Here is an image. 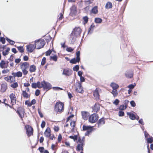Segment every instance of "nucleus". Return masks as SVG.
Here are the masks:
<instances>
[{"mask_svg":"<svg viewBox=\"0 0 153 153\" xmlns=\"http://www.w3.org/2000/svg\"><path fill=\"white\" fill-rule=\"evenodd\" d=\"M29 67V64L27 62L21 63L20 64V67L23 74L26 75L28 73V70Z\"/></svg>","mask_w":153,"mask_h":153,"instance_id":"obj_1","label":"nucleus"},{"mask_svg":"<svg viewBox=\"0 0 153 153\" xmlns=\"http://www.w3.org/2000/svg\"><path fill=\"white\" fill-rule=\"evenodd\" d=\"M64 109V104L61 102H57L55 105V110L57 112H62Z\"/></svg>","mask_w":153,"mask_h":153,"instance_id":"obj_2","label":"nucleus"},{"mask_svg":"<svg viewBox=\"0 0 153 153\" xmlns=\"http://www.w3.org/2000/svg\"><path fill=\"white\" fill-rule=\"evenodd\" d=\"M75 91L77 92L82 93L83 92V87L82 86V83L79 82H76L74 85Z\"/></svg>","mask_w":153,"mask_h":153,"instance_id":"obj_3","label":"nucleus"},{"mask_svg":"<svg viewBox=\"0 0 153 153\" xmlns=\"http://www.w3.org/2000/svg\"><path fill=\"white\" fill-rule=\"evenodd\" d=\"M35 42V45L36 47H37V49H40L42 48L45 44L44 40L43 39H40L36 40Z\"/></svg>","mask_w":153,"mask_h":153,"instance_id":"obj_4","label":"nucleus"},{"mask_svg":"<svg viewBox=\"0 0 153 153\" xmlns=\"http://www.w3.org/2000/svg\"><path fill=\"white\" fill-rule=\"evenodd\" d=\"M99 118L97 114H94L91 115L88 118L89 122L91 123H94L98 120Z\"/></svg>","mask_w":153,"mask_h":153,"instance_id":"obj_5","label":"nucleus"},{"mask_svg":"<svg viewBox=\"0 0 153 153\" xmlns=\"http://www.w3.org/2000/svg\"><path fill=\"white\" fill-rule=\"evenodd\" d=\"M80 52L79 51L77 52L76 53V58H74L71 59L70 60V63L73 64H76L77 62H79L80 61Z\"/></svg>","mask_w":153,"mask_h":153,"instance_id":"obj_6","label":"nucleus"},{"mask_svg":"<svg viewBox=\"0 0 153 153\" xmlns=\"http://www.w3.org/2000/svg\"><path fill=\"white\" fill-rule=\"evenodd\" d=\"M25 128L27 131V133L28 136H31L33 133L32 128L28 125L25 126Z\"/></svg>","mask_w":153,"mask_h":153,"instance_id":"obj_7","label":"nucleus"},{"mask_svg":"<svg viewBox=\"0 0 153 153\" xmlns=\"http://www.w3.org/2000/svg\"><path fill=\"white\" fill-rule=\"evenodd\" d=\"M81 32V30L79 27H76L75 28L74 31L72 32V33L76 36H78L80 35V34Z\"/></svg>","mask_w":153,"mask_h":153,"instance_id":"obj_8","label":"nucleus"},{"mask_svg":"<svg viewBox=\"0 0 153 153\" xmlns=\"http://www.w3.org/2000/svg\"><path fill=\"white\" fill-rule=\"evenodd\" d=\"M36 46L35 45L33 44H30L27 46V50L29 52H32L33 50L36 48Z\"/></svg>","mask_w":153,"mask_h":153,"instance_id":"obj_9","label":"nucleus"},{"mask_svg":"<svg viewBox=\"0 0 153 153\" xmlns=\"http://www.w3.org/2000/svg\"><path fill=\"white\" fill-rule=\"evenodd\" d=\"M71 12L70 15L71 16H73L75 15L77 12L76 7L75 5H73L70 8Z\"/></svg>","mask_w":153,"mask_h":153,"instance_id":"obj_10","label":"nucleus"},{"mask_svg":"<svg viewBox=\"0 0 153 153\" xmlns=\"http://www.w3.org/2000/svg\"><path fill=\"white\" fill-rule=\"evenodd\" d=\"M72 71L68 69H65L63 70L62 74L67 76H69L72 74Z\"/></svg>","mask_w":153,"mask_h":153,"instance_id":"obj_11","label":"nucleus"},{"mask_svg":"<svg viewBox=\"0 0 153 153\" xmlns=\"http://www.w3.org/2000/svg\"><path fill=\"white\" fill-rule=\"evenodd\" d=\"M76 37L77 36H76L73 33H72L69 38V42L71 43H73L75 41Z\"/></svg>","mask_w":153,"mask_h":153,"instance_id":"obj_12","label":"nucleus"},{"mask_svg":"<svg viewBox=\"0 0 153 153\" xmlns=\"http://www.w3.org/2000/svg\"><path fill=\"white\" fill-rule=\"evenodd\" d=\"M11 102L13 103H15L16 102V98L15 95L13 93L11 94L9 96Z\"/></svg>","mask_w":153,"mask_h":153,"instance_id":"obj_13","label":"nucleus"},{"mask_svg":"<svg viewBox=\"0 0 153 153\" xmlns=\"http://www.w3.org/2000/svg\"><path fill=\"white\" fill-rule=\"evenodd\" d=\"M17 113L21 118H22L23 117L25 113L24 110L23 108H21L19 109L17 111Z\"/></svg>","mask_w":153,"mask_h":153,"instance_id":"obj_14","label":"nucleus"},{"mask_svg":"<svg viewBox=\"0 0 153 153\" xmlns=\"http://www.w3.org/2000/svg\"><path fill=\"white\" fill-rule=\"evenodd\" d=\"M127 114L129 116V118L132 120H134L135 118H136L137 120H138L139 118L138 116H137V117H136L135 115L133 113H130V112H127Z\"/></svg>","mask_w":153,"mask_h":153,"instance_id":"obj_15","label":"nucleus"},{"mask_svg":"<svg viewBox=\"0 0 153 153\" xmlns=\"http://www.w3.org/2000/svg\"><path fill=\"white\" fill-rule=\"evenodd\" d=\"M51 129L49 128H47L44 132L45 135L47 137H49L51 135Z\"/></svg>","mask_w":153,"mask_h":153,"instance_id":"obj_16","label":"nucleus"},{"mask_svg":"<svg viewBox=\"0 0 153 153\" xmlns=\"http://www.w3.org/2000/svg\"><path fill=\"white\" fill-rule=\"evenodd\" d=\"M43 87L44 88L49 89L51 87V85L49 83L45 82V81L42 82Z\"/></svg>","mask_w":153,"mask_h":153,"instance_id":"obj_17","label":"nucleus"},{"mask_svg":"<svg viewBox=\"0 0 153 153\" xmlns=\"http://www.w3.org/2000/svg\"><path fill=\"white\" fill-rule=\"evenodd\" d=\"M93 95L96 100H98L99 99V95L97 89H95L94 91Z\"/></svg>","mask_w":153,"mask_h":153,"instance_id":"obj_18","label":"nucleus"},{"mask_svg":"<svg viewBox=\"0 0 153 153\" xmlns=\"http://www.w3.org/2000/svg\"><path fill=\"white\" fill-rule=\"evenodd\" d=\"M82 118L84 120H87L89 115L88 113L86 111H82L81 112Z\"/></svg>","mask_w":153,"mask_h":153,"instance_id":"obj_19","label":"nucleus"},{"mask_svg":"<svg viewBox=\"0 0 153 153\" xmlns=\"http://www.w3.org/2000/svg\"><path fill=\"white\" fill-rule=\"evenodd\" d=\"M100 105L98 103H96L93 108V110L94 112H97L100 109Z\"/></svg>","mask_w":153,"mask_h":153,"instance_id":"obj_20","label":"nucleus"},{"mask_svg":"<svg viewBox=\"0 0 153 153\" xmlns=\"http://www.w3.org/2000/svg\"><path fill=\"white\" fill-rule=\"evenodd\" d=\"M83 144L81 143L78 144L76 148V150L78 151H82L83 150Z\"/></svg>","mask_w":153,"mask_h":153,"instance_id":"obj_21","label":"nucleus"},{"mask_svg":"<svg viewBox=\"0 0 153 153\" xmlns=\"http://www.w3.org/2000/svg\"><path fill=\"white\" fill-rule=\"evenodd\" d=\"M126 76L128 78H131L133 76V74L132 71H128L125 74Z\"/></svg>","mask_w":153,"mask_h":153,"instance_id":"obj_22","label":"nucleus"},{"mask_svg":"<svg viewBox=\"0 0 153 153\" xmlns=\"http://www.w3.org/2000/svg\"><path fill=\"white\" fill-rule=\"evenodd\" d=\"M22 94L23 97L26 99L29 98L30 96V94L27 93L26 91H23Z\"/></svg>","mask_w":153,"mask_h":153,"instance_id":"obj_23","label":"nucleus"},{"mask_svg":"<svg viewBox=\"0 0 153 153\" xmlns=\"http://www.w3.org/2000/svg\"><path fill=\"white\" fill-rule=\"evenodd\" d=\"M7 89V84L6 83H3L1 85V90L3 92H5Z\"/></svg>","mask_w":153,"mask_h":153,"instance_id":"obj_24","label":"nucleus"},{"mask_svg":"<svg viewBox=\"0 0 153 153\" xmlns=\"http://www.w3.org/2000/svg\"><path fill=\"white\" fill-rule=\"evenodd\" d=\"M29 71L31 72H33L35 71L36 70V66L34 65H32L29 66Z\"/></svg>","mask_w":153,"mask_h":153,"instance_id":"obj_25","label":"nucleus"},{"mask_svg":"<svg viewBox=\"0 0 153 153\" xmlns=\"http://www.w3.org/2000/svg\"><path fill=\"white\" fill-rule=\"evenodd\" d=\"M110 86L112 88L113 90L117 89L119 87L118 85L114 82L111 83Z\"/></svg>","mask_w":153,"mask_h":153,"instance_id":"obj_26","label":"nucleus"},{"mask_svg":"<svg viewBox=\"0 0 153 153\" xmlns=\"http://www.w3.org/2000/svg\"><path fill=\"white\" fill-rule=\"evenodd\" d=\"M12 75L14 77H21L22 76V74L21 71H18L16 73H13Z\"/></svg>","mask_w":153,"mask_h":153,"instance_id":"obj_27","label":"nucleus"},{"mask_svg":"<svg viewBox=\"0 0 153 153\" xmlns=\"http://www.w3.org/2000/svg\"><path fill=\"white\" fill-rule=\"evenodd\" d=\"M98 127H100L101 125H103L105 124L104 119L103 118H101L98 121Z\"/></svg>","mask_w":153,"mask_h":153,"instance_id":"obj_28","label":"nucleus"},{"mask_svg":"<svg viewBox=\"0 0 153 153\" xmlns=\"http://www.w3.org/2000/svg\"><path fill=\"white\" fill-rule=\"evenodd\" d=\"M0 67L2 68H7V66H6L5 62L4 60H2L0 63Z\"/></svg>","mask_w":153,"mask_h":153,"instance_id":"obj_29","label":"nucleus"},{"mask_svg":"<svg viewBox=\"0 0 153 153\" xmlns=\"http://www.w3.org/2000/svg\"><path fill=\"white\" fill-rule=\"evenodd\" d=\"M112 7V4L111 2H108L106 4L105 7L106 9H108L111 8Z\"/></svg>","mask_w":153,"mask_h":153,"instance_id":"obj_30","label":"nucleus"},{"mask_svg":"<svg viewBox=\"0 0 153 153\" xmlns=\"http://www.w3.org/2000/svg\"><path fill=\"white\" fill-rule=\"evenodd\" d=\"M97 7L95 6L91 10V12L94 14H97L98 13Z\"/></svg>","mask_w":153,"mask_h":153,"instance_id":"obj_31","label":"nucleus"},{"mask_svg":"<svg viewBox=\"0 0 153 153\" xmlns=\"http://www.w3.org/2000/svg\"><path fill=\"white\" fill-rule=\"evenodd\" d=\"M93 128V126H91L90 128L87 130V131L85 134V135H88L92 131Z\"/></svg>","mask_w":153,"mask_h":153,"instance_id":"obj_32","label":"nucleus"},{"mask_svg":"<svg viewBox=\"0 0 153 153\" xmlns=\"http://www.w3.org/2000/svg\"><path fill=\"white\" fill-rule=\"evenodd\" d=\"M94 27L95 25L93 24L91 25L90 27L88 29V34H91L92 33L93 30H91V28H93Z\"/></svg>","mask_w":153,"mask_h":153,"instance_id":"obj_33","label":"nucleus"},{"mask_svg":"<svg viewBox=\"0 0 153 153\" xmlns=\"http://www.w3.org/2000/svg\"><path fill=\"white\" fill-rule=\"evenodd\" d=\"M57 57L56 55H54L53 56H50V59L56 62L57 60Z\"/></svg>","mask_w":153,"mask_h":153,"instance_id":"obj_34","label":"nucleus"},{"mask_svg":"<svg viewBox=\"0 0 153 153\" xmlns=\"http://www.w3.org/2000/svg\"><path fill=\"white\" fill-rule=\"evenodd\" d=\"M111 93L113 94L114 97H115L117 96L118 94V93L117 92V89L113 90Z\"/></svg>","mask_w":153,"mask_h":153,"instance_id":"obj_35","label":"nucleus"},{"mask_svg":"<svg viewBox=\"0 0 153 153\" xmlns=\"http://www.w3.org/2000/svg\"><path fill=\"white\" fill-rule=\"evenodd\" d=\"M102 21V19L99 18H96L95 19V22L97 23H100Z\"/></svg>","mask_w":153,"mask_h":153,"instance_id":"obj_36","label":"nucleus"},{"mask_svg":"<svg viewBox=\"0 0 153 153\" xmlns=\"http://www.w3.org/2000/svg\"><path fill=\"white\" fill-rule=\"evenodd\" d=\"M10 50V48H7L6 50L4 51L3 53V54L4 56H6L8 54Z\"/></svg>","mask_w":153,"mask_h":153,"instance_id":"obj_37","label":"nucleus"},{"mask_svg":"<svg viewBox=\"0 0 153 153\" xmlns=\"http://www.w3.org/2000/svg\"><path fill=\"white\" fill-rule=\"evenodd\" d=\"M83 23L84 25H85L88 22V18L87 16H85L83 17Z\"/></svg>","mask_w":153,"mask_h":153,"instance_id":"obj_38","label":"nucleus"},{"mask_svg":"<svg viewBox=\"0 0 153 153\" xmlns=\"http://www.w3.org/2000/svg\"><path fill=\"white\" fill-rule=\"evenodd\" d=\"M69 138L73 139L74 141H75L77 140V136L76 135L74 136H71L69 137Z\"/></svg>","mask_w":153,"mask_h":153,"instance_id":"obj_39","label":"nucleus"},{"mask_svg":"<svg viewBox=\"0 0 153 153\" xmlns=\"http://www.w3.org/2000/svg\"><path fill=\"white\" fill-rule=\"evenodd\" d=\"M91 126H86L85 125H83V130H88L89 128H90L91 127Z\"/></svg>","mask_w":153,"mask_h":153,"instance_id":"obj_40","label":"nucleus"},{"mask_svg":"<svg viewBox=\"0 0 153 153\" xmlns=\"http://www.w3.org/2000/svg\"><path fill=\"white\" fill-rule=\"evenodd\" d=\"M85 140V137H82V139L79 137L78 140V141L80 143H82L83 144V143Z\"/></svg>","mask_w":153,"mask_h":153,"instance_id":"obj_41","label":"nucleus"},{"mask_svg":"<svg viewBox=\"0 0 153 153\" xmlns=\"http://www.w3.org/2000/svg\"><path fill=\"white\" fill-rule=\"evenodd\" d=\"M10 86L13 88H17L18 86V84L17 82L13 83Z\"/></svg>","mask_w":153,"mask_h":153,"instance_id":"obj_42","label":"nucleus"},{"mask_svg":"<svg viewBox=\"0 0 153 153\" xmlns=\"http://www.w3.org/2000/svg\"><path fill=\"white\" fill-rule=\"evenodd\" d=\"M37 87L39 88H41L43 87L42 82L41 83L40 82H38L37 83Z\"/></svg>","mask_w":153,"mask_h":153,"instance_id":"obj_43","label":"nucleus"},{"mask_svg":"<svg viewBox=\"0 0 153 153\" xmlns=\"http://www.w3.org/2000/svg\"><path fill=\"white\" fill-rule=\"evenodd\" d=\"M127 106L126 105H122L119 107V109L120 110H124L126 109Z\"/></svg>","mask_w":153,"mask_h":153,"instance_id":"obj_44","label":"nucleus"},{"mask_svg":"<svg viewBox=\"0 0 153 153\" xmlns=\"http://www.w3.org/2000/svg\"><path fill=\"white\" fill-rule=\"evenodd\" d=\"M6 39L11 45H14L15 43V42L14 41L11 40L7 38H6Z\"/></svg>","mask_w":153,"mask_h":153,"instance_id":"obj_45","label":"nucleus"},{"mask_svg":"<svg viewBox=\"0 0 153 153\" xmlns=\"http://www.w3.org/2000/svg\"><path fill=\"white\" fill-rule=\"evenodd\" d=\"M52 88L55 91H59L63 90V89L62 88H60L58 87H53Z\"/></svg>","mask_w":153,"mask_h":153,"instance_id":"obj_46","label":"nucleus"},{"mask_svg":"<svg viewBox=\"0 0 153 153\" xmlns=\"http://www.w3.org/2000/svg\"><path fill=\"white\" fill-rule=\"evenodd\" d=\"M70 125L71 127H72V130L74 129V127L75 125V123L74 121H72L70 123Z\"/></svg>","mask_w":153,"mask_h":153,"instance_id":"obj_47","label":"nucleus"},{"mask_svg":"<svg viewBox=\"0 0 153 153\" xmlns=\"http://www.w3.org/2000/svg\"><path fill=\"white\" fill-rule=\"evenodd\" d=\"M79 69V65H76L73 68V70L75 71H77Z\"/></svg>","mask_w":153,"mask_h":153,"instance_id":"obj_48","label":"nucleus"},{"mask_svg":"<svg viewBox=\"0 0 153 153\" xmlns=\"http://www.w3.org/2000/svg\"><path fill=\"white\" fill-rule=\"evenodd\" d=\"M17 48L19 50V51L20 52H24V49L23 47L22 46H19Z\"/></svg>","mask_w":153,"mask_h":153,"instance_id":"obj_49","label":"nucleus"},{"mask_svg":"<svg viewBox=\"0 0 153 153\" xmlns=\"http://www.w3.org/2000/svg\"><path fill=\"white\" fill-rule=\"evenodd\" d=\"M147 142L149 143H151L153 142L152 137H151L147 139Z\"/></svg>","mask_w":153,"mask_h":153,"instance_id":"obj_50","label":"nucleus"},{"mask_svg":"<svg viewBox=\"0 0 153 153\" xmlns=\"http://www.w3.org/2000/svg\"><path fill=\"white\" fill-rule=\"evenodd\" d=\"M74 48H72L71 47H68L66 48V51L68 52H71L74 50Z\"/></svg>","mask_w":153,"mask_h":153,"instance_id":"obj_51","label":"nucleus"},{"mask_svg":"<svg viewBox=\"0 0 153 153\" xmlns=\"http://www.w3.org/2000/svg\"><path fill=\"white\" fill-rule=\"evenodd\" d=\"M46 59L45 57H43L42 60L41 64L42 65H44L46 62Z\"/></svg>","mask_w":153,"mask_h":153,"instance_id":"obj_52","label":"nucleus"},{"mask_svg":"<svg viewBox=\"0 0 153 153\" xmlns=\"http://www.w3.org/2000/svg\"><path fill=\"white\" fill-rule=\"evenodd\" d=\"M25 104L26 105H27L28 106H31L32 105L31 103L28 100H27L25 102Z\"/></svg>","mask_w":153,"mask_h":153,"instance_id":"obj_53","label":"nucleus"},{"mask_svg":"<svg viewBox=\"0 0 153 153\" xmlns=\"http://www.w3.org/2000/svg\"><path fill=\"white\" fill-rule=\"evenodd\" d=\"M13 78V77L12 76H10L8 77H5V79L9 82H10L11 79Z\"/></svg>","mask_w":153,"mask_h":153,"instance_id":"obj_54","label":"nucleus"},{"mask_svg":"<svg viewBox=\"0 0 153 153\" xmlns=\"http://www.w3.org/2000/svg\"><path fill=\"white\" fill-rule=\"evenodd\" d=\"M0 41L3 44H4L5 42V39L3 37H1L0 38Z\"/></svg>","mask_w":153,"mask_h":153,"instance_id":"obj_55","label":"nucleus"},{"mask_svg":"<svg viewBox=\"0 0 153 153\" xmlns=\"http://www.w3.org/2000/svg\"><path fill=\"white\" fill-rule=\"evenodd\" d=\"M130 103L131 106L134 107L136 106V103L134 101H131L130 102Z\"/></svg>","mask_w":153,"mask_h":153,"instance_id":"obj_56","label":"nucleus"},{"mask_svg":"<svg viewBox=\"0 0 153 153\" xmlns=\"http://www.w3.org/2000/svg\"><path fill=\"white\" fill-rule=\"evenodd\" d=\"M124 115V112L122 111H120L119 112V116L120 117L123 116Z\"/></svg>","mask_w":153,"mask_h":153,"instance_id":"obj_57","label":"nucleus"},{"mask_svg":"<svg viewBox=\"0 0 153 153\" xmlns=\"http://www.w3.org/2000/svg\"><path fill=\"white\" fill-rule=\"evenodd\" d=\"M135 85H132V84H131L129 85L128 86V88H129L130 89H132L135 87Z\"/></svg>","mask_w":153,"mask_h":153,"instance_id":"obj_58","label":"nucleus"},{"mask_svg":"<svg viewBox=\"0 0 153 153\" xmlns=\"http://www.w3.org/2000/svg\"><path fill=\"white\" fill-rule=\"evenodd\" d=\"M119 102V100L117 99H116L113 102V103L114 104L116 105H117L118 104V103Z\"/></svg>","mask_w":153,"mask_h":153,"instance_id":"obj_59","label":"nucleus"},{"mask_svg":"<svg viewBox=\"0 0 153 153\" xmlns=\"http://www.w3.org/2000/svg\"><path fill=\"white\" fill-rule=\"evenodd\" d=\"M63 15L62 13H60L59 14V15L58 16V19L59 20H60L62 19L63 18Z\"/></svg>","mask_w":153,"mask_h":153,"instance_id":"obj_60","label":"nucleus"},{"mask_svg":"<svg viewBox=\"0 0 153 153\" xmlns=\"http://www.w3.org/2000/svg\"><path fill=\"white\" fill-rule=\"evenodd\" d=\"M32 87L33 88H36L37 87V83H33L32 84Z\"/></svg>","mask_w":153,"mask_h":153,"instance_id":"obj_61","label":"nucleus"},{"mask_svg":"<svg viewBox=\"0 0 153 153\" xmlns=\"http://www.w3.org/2000/svg\"><path fill=\"white\" fill-rule=\"evenodd\" d=\"M51 53V50H49L47 51L46 53V55L48 56L50 55Z\"/></svg>","mask_w":153,"mask_h":153,"instance_id":"obj_62","label":"nucleus"},{"mask_svg":"<svg viewBox=\"0 0 153 153\" xmlns=\"http://www.w3.org/2000/svg\"><path fill=\"white\" fill-rule=\"evenodd\" d=\"M45 125V123L44 121H42L41 125V126L42 128H43L44 127Z\"/></svg>","mask_w":153,"mask_h":153,"instance_id":"obj_63","label":"nucleus"},{"mask_svg":"<svg viewBox=\"0 0 153 153\" xmlns=\"http://www.w3.org/2000/svg\"><path fill=\"white\" fill-rule=\"evenodd\" d=\"M40 93V91L39 90H36L35 92V95L36 96H38L39 95Z\"/></svg>","mask_w":153,"mask_h":153,"instance_id":"obj_64","label":"nucleus"}]
</instances>
